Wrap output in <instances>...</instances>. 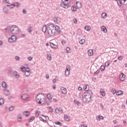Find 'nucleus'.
Listing matches in <instances>:
<instances>
[{
	"label": "nucleus",
	"instance_id": "nucleus-12",
	"mask_svg": "<svg viewBox=\"0 0 127 127\" xmlns=\"http://www.w3.org/2000/svg\"><path fill=\"white\" fill-rule=\"evenodd\" d=\"M76 7L77 8H81V7H82V2L76 1Z\"/></svg>",
	"mask_w": 127,
	"mask_h": 127
},
{
	"label": "nucleus",
	"instance_id": "nucleus-5",
	"mask_svg": "<svg viewBox=\"0 0 127 127\" xmlns=\"http://www.w3.org/2000/svg\"><path fill=\"white\" fill-rule=\"evenodd\" d=\"M8 41L10 42V43L15 42V41H16V36L15 35H12L11 38L8 39Z\"/></svg>",
	"mask_w": 127,
	"mask_h": 127
},
{
	"label": "nucleus",
	"instance_id": "nucleus-2",
	"mask_svg": "<svg viewBox=\"0 0 127 127\" xmlns=\"http://www.w3.org/2000/svg\"><path fill=\"white\" fill-rule=\"evenodd\" d=\"M92 97V91L91 90L86 91L83 93L82 95V100L84 103L89 104L91 102V98Z\"/></svg>",
	"mask_w": 127,
	"mask_h": 127
},
{
	"label": "nucleus",
	"instance_id": "nucleus-54",
	"mask_svg": "<svg viewBox=\"0 0 127 127\" xmlns=\"http://www.w3.org/2000/svg\"><path fill=\"white\" fill-rule=\"evenodd\" d=\"M73 21L74 23H77V22H78V20L76 18L73 19Z\"/></svg>",
	"mask_w": 127,
	"mask_h": 127
},
{
	"label": "nucleus",
	"instance_id": "nucleus-29",
	"mask_svg": "<svg viewBox=\"0 0 127 127\" xmlns=\"http://www.w3.org/2000/svg\"><path fill=\"white\" fill-rule=\"evenodd\" d=\"M4 103V100L3 99V98H1L0 99V106H2Z\"/></svg>",
	"mask_w": 127,
	"mask_h": 127
},
{
	"label": "nucleus",
	"instance_id": "nucleus-3",
	"mask_svg": "<svg viewBox=\"0 0 127 127\" xmlns=\"http://www.w3.org/2000/svg\"><path fill=\"white\" fill-rule=\"evenodd\" d=\"M46 100V97L44 94L42 93H40L38 94L36 97V101L38 104L40 105H43L44 103H45V101Z\"/></svg>",
	"mask_w": 127,
	"mask_h": 127
},
{
	"label": "nucleus",
	"instance_id": "nucleus-33",
	"mask_svg": "<svg viewBox=\"0 0 127 127\" xmlns=\"http://www.w3.org/2000/svg\"><path fill=\"white\" fill-rule=\"evenodd\" d=\"M71 10L72 11H76V10H77V7L76 6H72Z\"/></svg>",
	"mask_w": 127,
	"mask_h": 127
},
{
	"label": "nucleus",
	"instance_id": "nucleus-32",
	"mask_svg": "<svg viewBox=\"0 0 127 127\" xmlns=\"http://www.w3.org/2000/svg\"><path fill=\"white\" fill-rule=\"evenodd\" d=\"M64 120H65L66 122H68V121H69V116H68V115H64Z\"/></svg>",
	"mask_w": 127,
	"mask_h": 127
},
{
	"label": "nucleus",
	"instance_id": "nucleus-19",
	"mask_svg": "<svg viewBox=\"0 0 127 127\" xmlns=\"http://www.w3.org/2000/svg\"><path fill=\"white\" fill-rule=\"evenodd\" d=\"M100 94L102 95V97H105L106 96V93L104 92V89H100Z\"/></svg>",
	"mask_w": 127,
	"mask_h": 127
},
{
	"label": "nucleus",
	"instance_id": "nucleus-49",
	"mask_svg": "<svg viewBox=\"0 0 127 127\" xmlns=\"http://www.w3.org/2000/svg\"><path fill=\"white\" fill-rule=\"evenodd\" d=\"M15 59L16 60V61H19V59H20V58L19 57L16 56L15 57Z\"/></svg>",
	"mask_w": 127,
	"mask_h": 127
},
{
	"label": "nucleus",
	"instance_id": "nucleus-55",
	"mask_svg": "<svg viewBox=\"0 0 127 127\" xmlns=\"http://www.w3.org/2000/svg\"><path fill=\"white\" fill-rule=\"evenodd\" d=\"M4 2L5 3H9V0H4Z\"/></svg>",
	"mask_w": 127,
	"mask_h": 127
},
{
	"label": "nucleus",
	"instance_id": "nucleus-7",
	"mask_svg": "<svg viewBox=\"0 0 127 127\" xmlns=\"http://www.w3.org/2000/svg\"><path fill=\"white\" fill-rule=\"evenodd\" d=\"M61 6L64 7V8H68L69 7V5H68V2L66 3V1H64L61 3Z\"/></svg>",
	"mask_w": 127,
	"mask_h": 127
},
{
	"label": "nucleus",
	"instance_id": "nucleus-36",
	"mask_svg": "<svg viewBox=\"0 0 127 127\" xmlns=\"http://www.w3.org/2000/svg\"><path fill=\"white\" fill-rule=\"evenodd\" d=\"M48 34H49L50 36H54V35H55V32H48Z\"/></svg>",
	"mask_w": 127,
	"mask_h": 127
},
{
	"label": "nucleus",
	"instance_id": "nucleus-58",
	"mask_svg": "<svg viewBox=\"0 0 127 127\" xmlns=\"http://www.w3.org/2000/svg\"><path fill=\"white\" fill-rule=\"evenodd\" d=\"M28 60H29V61H31V60H32V58L31 57H29L28 58Z\"/></svg>",
	"mask_w": 127,
	"mask_h": 127
},
{
	"label": "nucleus",
	"instance_id": "nucleus-47",
	"mask_svg": "<svg viewBox=\"0 0 127 127\" xmlns=\"http://www.w3.org/2000/svg\"><path fill=\"white\" fill-rule=\"evenodd\" d=\"M65 51H66V53H70V52H69V51H70V48L67 47L66 48Z\"/></svg>",
	"mask_w": 127,
	"mask_h": 127
},
{
	"label": "nucleus",
	"instance_id": "nucleus-45",
	"mask_svg": "<svg viewBox=\"0 0 127 127\" xmlns=\"http://www.w3.org/2000/svg\"><path fill=\"white\" fill-rule=\"evenodd\" d=\"M14 109V106H11V107H9V111H10V112H11V111H13V109Z\"/></svg>",
	"mask_w": 127,
	"mask_h": 127
},
{
	"label": "nucleus",
	"instance_id": "nucleus-42",
	"mask_svg": "<svg viewBox=\"0 0 127 127\" xmlns=\"http://www.w3.org/2000/svg\"><path fill=\"white\" fill-rule=\"evenodd\" d=\"M35 115L37 117H38V116H39V115H40V111H35Z\"/></svg>",
	"mask_w": 127,
	"mask_h": 127
},
{
	"label": "nucleus",
	"instance_id": "nucleus-40",
	"mask_svg": "<svg viewBox=\"0 0 127 127\" xmlns=\"http://www.w3.org/2000/svg\"><path fill=\"white\" fill-rule=\"evenodd\" d=\"M99 72H100V70L98 69L96 72L93 73V76H97V75L99 74Z\"/></svg>",
	"mask_w": 127,
	"mask_h": 127
},
{
	"label": "nucleus",
	"instance_id": "nucleus-44",
	"mask_svg": "<svg viewBox=\"0 0 127 127\" xmlns=\"http://www.w3.org/2000/svg\"><path fill=\"white\" fill-rule=\"evenodd\" d=\"M70 74V71H67V70H65V76H69Z\"/></svg>",
	"mask_w": 127,
	"mask_h": 127
},
{
	"label": "nucleus",
	"instance_id": "nucleus-51",
	"mask_svg": "<svg viewBox=\"0 0 127 127\" xmlns=\"http://www.w3.org/2000/svg\"><path fill=\"white\" fill-rule=\"evenodd\" d=\"M61 42L63 45H64V44H66V41H65L64 40H62Z\"/></svg>",
	"mask_w": 127,
	"mask_h": 127
},
{
	"label": "nucleus",
	"instance_id": "nucleus-59",
	"mask_svg": "<svg viewBox=\"0 0 127 127\" xmlns=\"http://www.w3.org/2000/svg\"><path fill=\"white\" fill-rule=\"evenodd\" d=\"M31 122H32V117H31L29 120V123H31Z\"/></svg>",
	"mask_w": 127,
	"mask_h": 127
},
{
	"label": "nucleus",
	"instance_id": "nucleus-39",
	"mask_svg": "<svg viewBox=\"0 0 127 127\" xmlns=\"http://www.w3.org/2000/svg\"><path fill=\"white\" fill-rule=\"evenodd\" d=\"M106 68V66H105V65H101V67H100V70L101 71H104V70H105Z\"/></svg>",
	"mask_w": 127,
	"mask_h": 127
},
{
	"label": "nucleus",
	"instance_id": "nucleus-46",
	"mask_svg": "<svg viewBox=\"0 0 127 127\" xmlns=\"http://www.w3.org/2000/svg\"><path fill=\"white\" fill-rule=\"evenodd\" d=\"M56 125H58L59 126H62V123L61 122L58 121V122H55Z\"/></svg>",
	"mask_w": 127,
	"mask_h": 127
},
{
	"label": "nucleus",
	"instance_id": "nucleus-34",
	"mask_svg": "<svg viewBox=\"0 0 127 127\" xmlns=\"http://www.w3.org/2000/svg\"><path fill=\"white\" fill-rule=\"evenodd\" d=\"M80 44H81V45H83L84 43H85V39H82L79 41Z\"/></svg>",
	"mask_w": 127,
	"mask_h": 127
},
{
	"label": "nucleus",
	"instance_id": "nucleus-13",
	"mask_svg": "<svg viewBox=\"0 0 127 127\" xmlns=\"http://www.w3.org/2000/svg\"><path fill=\"white\" fill-rule=\"evenodd\" d=\"M13 75L17 79H18V78H19V74H18V73L16 70L13 72Z\"/></svg>",
	"mask_w": 127,
	"mask_h": 127
},
{
	"label": "nucleus",
	"instance_id": "nucleus-50",
	"mask_svg": "<svg viewBox=\"0 0 127 127\" xmlns=\"http://www.w3.org/2000/svg\"><path fill=\"white\" fill-rule=\"evenodd\" d=\"M8 72L10 73H12V68H11V67L9 68L8 69Z\"/></svg>",
	"mask_w": 127,
	"mask_h": 127
},
{
	"label": "nucleus",
	"instance_id": "nucleus-43",
	"mask_svg": "<svg viewBox=\"0 0 127 127\" xmlns=\"http://www.w3.org/2000/svg\"><path fill=\"white\" fill-rule=\"evenodd\" d=\"M24 75H25L26 77H28V76L30 75V72H27L24 71Z\"/></svg>",
	"mask_w": 127,
	"mask_h": 127
},
{
	"label": "nucleus",
	"instance_id": "nucleus-16",
	"mask_svg": "<svg viewBox=\"0 0 127 127\" xmlns=\"http://www.w3.org/2000/svg\"><path fill=\"white\" fill-rule=\"evenodd\" d=\"M17 121L18 122H21L22 121V117L21 114H19L17 116Z\"/></svg>",
	"mask_w": 127,
	"mask_h": 127
},
{
	"label": "nucleus",
	"instance_id": "nucleus-14",
	"mask_svg": "<svg viewBox=\"0 0 127 127\" xmlns=\"http://www.w3.org/2000/svg\"><path fill=\"white\" fill-rule=\"evenodd\" d=\"M61 90L63 94H66L67 93V89L64 87L61 88Z\"/></svg>",
	"mask_w": 127,
	"mask_h": 127
},
{
	"label": "nucleus",
	"instance_id": "nucleus-18",
	"mask_svg": "<svg viewBox=\"0 0 127 127\" xmlns=\"http://www.w3.org/2000/svg\"><path fill=\"white\" fill-rule=\"evenodd\" d=\"M23 114L24 115V116H25V117H29V115H30V114H29V112L26 111H24L23 112Z\"/></svg>",
	"mask_w": 127,
	"mask_h": 127
},
{
	"label": "nucleus",
	"instance_id": "nucleus-48",
	"mask_svg": "<svg viewBox=\"0 0 127 127\" xmlns=\"http://www.w3.org/2000/svg\"><path fill=\"white\" fill-rule=\"evenodd\" d=\"M111 93H112L113 94H115L116 93H117V91H116V90L115 89L112 88L111 89Z\"/></svg>",
	"mask_w": 127,
	"mask_h": 127
},
{
	"label": "nucleus",
	"instance_id": "nucleus-62",
	"mask_svg": "<svg viewBox=\"0 0 127 127\" xmlns=\"http://www.w3.org/2000/svg\"><path fill=\"white\" fill-rule=\"evenodd\" d=\"M23 13H26V10L23 9Z\"/></svg>",
	"mask_w": 127,
	"mask_h": 127
},
{
	"label": "nucleus",
	"instance_id": "nucleus-63",
	"mask_svg": "<svg viewBox=\"0 0 127 127\" xmlns=\"http://www.w3.org/2000/svg\"><path fill=\"white\" fill-rule=\"evenodd\" d=\"M75 104H76V105H77V106H79V104H80V102L79 101H76L75 102Z\"/></svg>",
	"mask_w": 127,
	"mask_h": 127
},
{
	"label": "nucleus",
	"instance_id": "nucleus-57",
	"mask_svg": "<svg viewBox=\"0 0 127 127\" xmlns=\"http://www.w3.org/2000/svg\"><path fill=\"white\" fill-rule=\"evenodd\" d=\"M49 109H50V112H53V109H52V108H51V107H49Z\"/></svg>",
	"mask_w": 127,
	"mask_h": 127
},
{
	"label": "nucleus",
	"instance_id": "nucleus-37",
	"mask_svg": "<svg viewBox=\"0 0 127 127\" xmlns=\"http://www.w3.org/2000/svg\"><path fill=\"white\" fill-rule=\"evenodd\" d=\"M85 30H87V31H89V30L90 29L91 27L89 26H85L84 27Z\"/></svg>",
	"mask_w": 127,
	"mask_h": 127
},
{
	"label": "nucleus",
	"instance_id": "nucleus-1",
	"mask_svg": "<svg viewBox=\"0 0 127 127\" xmlns=\"http://www.w3.org/2000/svg\"><path fill=\"white\" fill-rule=\"evenodd\" d=\"M43 32H61V30L60 27L59 26H54L53 24L49 23L48 27L46 26V25L43 26L42 29Z\"/></svg>",
	"mask_w": 127,
	"mask_h": 127
},
{
	"label": "nucleus",
	"instance_id": "nucleus-38",
	"mask_svg": "<svg viewBox=\"0 0 127 127\" xmlns=\"http://www.w3.org/2000/svg\"><path fill=\"white\" fill-rule=\"evenodd\" d=\"M39 119H40V121H42V122H43V123H45V124H46V123H47V121L43 119V118H42V117H39Z\"/></svg>",
	"mask_w": 127,
	"mask_h": 127
},
{
	"label": "nucleus",
	"instance_id": "nucleus-27",
	"mask_svg": "<svg viewBox=\"0 0 127 127\" xmlns=\"http://www.w3.org/2000/svg\"><path fill=\"white\" fill-rule=\"evenodd\" d=\"M84 89L85 91H86V92H88V91H89V85L88 84H86L84 86Z\"/></svg>",
	"mask_w": 127,
	"mask_h": 127
},
{
	"label": "nucleus",
	"instance_id": "nucleus-64",
	"mask_svg": "<svg viewBox=\"0 0 127 127\" xmlns=\"http://www.w3.org/2000/svg\"><path fill=\"white\" fill-rule=\"evenodd\" d=\"M0 127H3L2 123L0 122Z\"/></svg>",
	"mask_w": 127,
	"mask_h": 127
},
{
	"label": "nucleus",
	"instance_id": "nucleus-20",
	"mask_svg": "<svg viewBox=\"0 0 127 127\" xmlns=\"http://www.w3.org/2000/svg\"><path fill=\"white\" fill-rule=\"evenodd\" d=\"M47 59L49 61H51V59H52V57H51V55H50V54H47Z\"/></svg>",
	"mask_w": 127,
	"mask_h": 127
},
{
	"label": "nucleus",
	"instance_id": "nucleus-31",
	"mask_svg": "<svg viewBox=\"0 0 127 127\" xmlns=\"http://www.w3.org/2000/svg\"><path fill=\"white\" fill-rule=\"evenodd\" d=\"M117 3L119 6H122V4H124V2H122V1L118 0L117 1Z\"/></svg>",
	"mask_w": 127,
	"mask_h": 127
},
{
	"label": "nucleus",
	"instance_id": "nucleus-15",
	"mask_svg": "<svg viewBox=\"0 0 127 127\" xmlns=\"http://www.w3.org/2000/svg\"><path fill=\"white\" fill-rule=\"evenodd\" d=\"M1 86H2V88H4V89H6V88H7V84L4 81L2 82Z\"/></svg>",
	"mask_w": 127,
	"mask_h": 127
},
{
	"label": "nucleus",
	"instance_id": "nucleus-11",
	"mask_svg": "<svg viewBox=\"0 0 127 127\" xmlns=\"http://www.w3.org/2000/svg\"><path fill=\"white\" fill-rule=\"evenodd\" d=\"M119 78L121 81H125V78H126V75H125L124 73H122Z\"/></svg>",
	"mask_w": 127,
	"mask_h": 127
},
{
	"label": "nucleus",
	"instance_id": "nucleus-52",
	"mask_svg": "<svg viewBox=\"0 0 127 127\" xmlns=\"http://www.w3.org/2000/svg\"><path fill=\"white\" fill-rule=\"evenodd\" d=\"M110 65V63H109V61H107L105 63V66L106 67H108V66H109Z\"/></svg>",
	"mask_w": 127,
	"mask_h": 127
},
{
	"label": "nucleus",
	"instance_id": "nucleus-17",
	"mask_svg": "<svg viewBox=\"0 0 127 127\" xmlns=\"http://www.w3.org/2000/svg\"><path fill=\"white\" fill-rule=\"evenodd\" d=\"M4 94L6 95V96H9L10 93H9V91L7 89H5L4 90Z\"/></svg>",
	"mask_w": 127,
	"mask_h": 127
},
{
	"label": "nucleus",
	"instance_id": "nucleus-26",
	"mask_svg": "<svg viewBox=\"0 0 127 127\" xmlns=\"http://www.w3.org/2000/svg\"><path fill=\"white\" fill-rule=\"evenodd\" d=\"M96 119L98 120V121H101V120H104V117L102 116H97Z\"/></svg>",
	"mask_w": 127,
	"mask_h": 127
},
{
	"label": "nucleus",
	"instance_id": "nucleus-35",
	"mask_svg": "<svg viewBox=\"0 0 127 127\" xmlns=\"http://www.w3.org/2000/svg\"><path fill=\"white\" fill-rule=\"evenodd\" d=\"M106 15H107L106 13H102L101 15L102 18H106Z\"/></svg>",
	"mask_w": 127,
	"mask_h": 127
},
{
	"label": "nucleus",
	"instance_id": "nucleus-21",
	"mask_svg": "<svg viewBox=\"0 0 127 127\" xmlns=\"http://www.w3.org/2000/svg\"><path fill=\"white\" fill-rule=\"evenodd\" d=\"M124 94V92L122 90H119L116 92V95L117 96H121V95H123Z\"/></svg>",
	"mask_w": 127,
	"mask_h": 127
},
{
	"label": "nucleus",
	"instance_id": "nucleus-22",
	"mask_svg": "<svg viewBox=\"0 0 127 127\" xmlns=\"http://www.w3.org/2000/svg\"><path fill=\"white\" fill-rule=\"evenodd\" d=\"M93 50H89L88 51V54L89 56H92L93 54Z\"/></svg>",
	"mask_w": 127,
	"mask_h": 127
},
{
	"label": "nucleus",
	"instance_id": "nucleus-30",
	"mask_svg": "<svg viewBox=\"0 0 127 127\" xmlns=\"http://www.w3.org/2000/svg\"><path fill=\"white\" fill-rule=\"evenodd\" d=\"M48 100H52V95H51V94L49 93L47 95Z\"/></svg>",
	"mask_w": 127,
	"mask_h": 127
},
{
	"label": "nucleus",
	"instance_id": "nucleus-41",
	"mask_svg": "<svg viewBox=\"0 0 127 127\" xmlns=\"http://www.w3.org/2000/svg\"><path fill=\"white\" fill-rule=\"evenodd\" d=\"M3 11L5 13H7V12H8V9L6 7H4L3 8Z\"/></svg>",
	"mask_w": 127,
	"mask_h": 127
},
{
	"label": "nucleus",
	"instance_id": "nucleus-28",
	"mask_svg": "<svg viewBox=\"0 0 127 127\" xmlns=\"http://www.w3.org/2000/svg\"><path fill=\"white\" fill-rule=\"evenodd\" d=\"M70 70H71V66L69 65H66L65 68V71H68L70 72Z\"/></svg>",
	"mask_w": 127,
	"mask_h": 127
},
{
	"label": "nucleus",
	"instance_id": "nucleus-6",
	"mask_svg": "<svg viewBox=\"0 0 127 127\" xmlns=\"http://www.w3.org/2000/svg\"><path fill=\"white\" fill-rule=\"evenodd\" d=\"M22 72H27L28 73H30V69L29 67H25V66L21 67L20 68Z\"/></svg>",
	"mask_w": 127,
	"mask_h": 127
},
{
	"label": "nucleus",
	"instance_id": "nucleus-61",
	"mask_svg": "<svg viewBox=\"0 0 127 127\" xmlns=\"http://www.w3.org/2000/svg\"><path fill=\"white\" fill-rule=\"evenodd\" d=\"M78 91H82V87L79 86L78 88Z\"/></svg>",
	"mask_w": 127,
	"mask_h": 127
},
{
	"label": "nucleus",
	"instance_id": "nucleus-9",
	"mask_svg": "<svg viewBox=\"0 0 127 127\" xmlns=\"http://www.w3.org/2000/svg\"><path fill=\"white\" fill-rule=\"evenodd\" d=\"M21 99L22 101H26V100L28 99V95L26 94L22 95L21 97Z\"/></svg>",
	"mask_w": 127,
	"mask_h": 127
},
{
	"label": "nucleus",
	"instance_id": "nucleus-23",
	"mask_svg": "<svg viewBox=\"0 0 127 127\" xmlns=\"http://www.w3.org/2000/svg\"><path fill=\"white\" fill-rule=\"evenodd\" d=\"M50 45L52 48H54V49H56V48H57V45H56L53 43H50Z\"/></svg>",
	"mask_w": 127,
	"mask_h": 127
},
{
	"label": "nucleus",
	"instance_id": "nucleus-53",
	"mask_svg": "<svg viewBox=\"0 0 127 127\" xmlns=\"http://www.w3.org/2000/svg\"><path fill=\"white\" fill-rule=\"evenodd\" d=\"M123 56H119L118 58V60H120V61H121V60H123Z\"/></svg>",
	"mask_w": 127,
	"mask_h": 127
},
{
	"label": "nucleus",
	"instance_id": "nucleus-60",
	"mask_svg": "<svg viewBox=\"0 0 127 127\" xmlns=\"http://www.w3.org/2000/svg\"><path fill=\"white\" fill-rule=\"evenodd\" d=\"M46 78L47 79H49V74H47L46 75Z\"/></svg>",
	"mask_w": 127,
	"mask_h": 127
},
{
	"label": "nucleus",
	"instance_id": "nucleus-8",
	"mask_svg": "<svg viewBox=\"0 0 127 127\" xmlns=\"http://www.w3.org/2000/svg\"><path fill=\"white\" fill-rule=\"evenodd\" d=\"M55 112L56 114H59V113L61 114H63V109H62L61 108H56L55 110Z\"/></svg>",
	"mask_w": 127,
	"mask_h": 127
},
{
	"label": "nucleus",
	"instance_id": "nucleus-56",
	"mask_svg": "<svg viewBox=\"0 0 127 127\" xmlns=\"http://www.w3.org/2000/svg\"><path fill=\"white\" fill-rule=\"evenodd\" d=\"M123 3L125 5L127 4V0H123Z\"/></svg>",
	"mask_w": 127,
	"mask_h": 127
},
{
	"label": "nucleus",
	"instance_id": "nucleus-24",
	"mask_svg": "<svg viewBox=\"0 0 127 127\" xmlns=\"http://www.w3.org/2000/svg\"><path fill=\"white\" fill-rule=\"evenodd\" d=\"M101 29L102 31H104V32H107V28H106V27L105 26H102L101 27Z\"/></svg>",
	"mask_w": 127,
	"mask_h": 127
},
{
	"label": "nucleus",
	"instance_id": "nucleus-10",
	"mask_svg": "<svg viewBox=\"0 0 127 127\" xmlns=\"http://www.w3.org/2000/svg\"><path fill=\"white\" fill-rule=\"evenodd\" d=\"M14 6H16L17 7H19L20 6V4L18 2H15L14 4H12L10 5V8H13Z\"/></svg>",
	"mask_w": 127,
	"mask_h": 127
},
{
	"label": "nucleus",
	"instance_id": "nucleus-4",
	"mask_svg": "<svg viewBox=\"0 0 127 127\" xmlns=\"http://www.w3.org/2000/svg\"><path fill=\"white\" fill-rule=\"evenodd\" d=\"M8 28L10 29V31L11 32H17L18 31V27L15 25L12 26L11 27Z\"/></svg>",
	"mask_w": 127,
	"mask_h": 127
},
{
	"label": "nucleus",
	"instance_id": "nucleus-25",
	"mask_svg": "<svg viewBox=\"0 0 127 127\" xmlns=\"http://www.w3.org/2000/svg\"><path fill=\"white\" fill-rule=\"evenodd\" d=\"M53 19L54 22H57V23H59V22H60V21L58 20V17H55Z\"/></svg>",
	"mask_w": 127,
	"mask_h": 127
}]
</instances>
